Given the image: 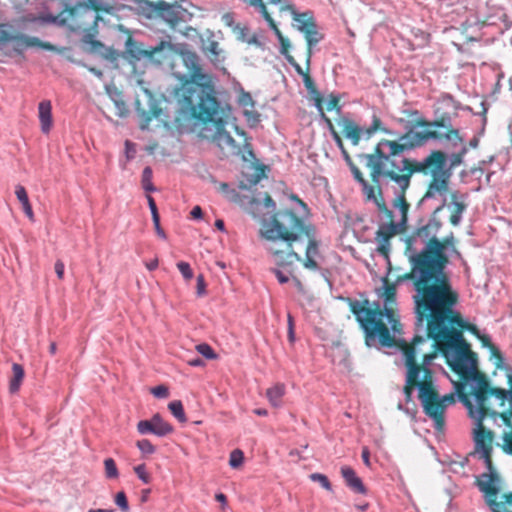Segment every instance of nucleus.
Masks as SVG:
<instances>
[{"label": "nucleus", "instance_id": "nucleus-1", "mask_svg": "<svg viewBox=\"0 0 512 512\" xmlns=\"http://www.w3.org/2000/svg\"><path fill=\"white\" fill-rule=\"evenodd\" d=\"M181 58L187 74L178 77L179 85L173 95L180 112L189 119L202 123L200 136L214 144L222 158L240 157L244 162L256 159L251 139L244 130L236 128L242 138L237 143L226 130L227 121L221 115V105L216 96L213 76L204 72L200 57L193 51H182Z\"/></svg>", "mask_w": 512, "mask_h": 512}, {"label": "nucleus", "instance_id": "nucleus-2", "mask_svg": "<svg viewBox=\"0 0 512 512\" xmlns=\"http://www.w3.org/2000/svg\"><path fill=\"white\" fill-rule=\"evenodd\" d=\"M458 293L449 288L443 295L429 293L413 296L417 324L426 323L427 337L434 341V350L441 352L446 362L461 380L474 381L480 385L487 376L477 367V355L463 338L462 330H467L476 338L481 334L476 325L466 323L461 314L454 310Z\"/></svg>", "mask_w": 512, "mask_h": 512}, {"label": "nucleus", "instance_id": "nucleus-3", "mask_svg": "<svg viewBox=\"0 0 512 512\" xmlns=\"http://www.w3.org/2000/svg\"><path fill=\"white\" fill-rule=\"evenodd\" d=\"M265 250L277 266L301 262L305 269L320 270V243L315 231L290 209L276 211L264 219L260 229Z\"/></svg>", "mask_w": 512, "mask_h": 512}, {"label": "nucleus", "instance_id": "nucleus-4", "mask_svg": "<svg viewBox=\"0 0 512 512\" xmlns=\"http://www.w3.org/2000/svg\"><path fill=\"white\" fill-rule=\"evenodd\" d=\"M426 339L415 336L410 343L401 342L400 349L406 368L405 385L403 392L406 402L412 400V393L418 391V399L422 405L424 414L434 422L437 431H443L445 427V411L449 405L455 403L453 393L441 396L438 392L435 380V371L432 369L433 361L437 357V351L421 353L420 344Z\"/></svg>", "mask_w": 512, "mask_h": 512}, {"label": "nucleus", "instance_id": "nucleus-5", "mask_svg": "<svg viewBox=\"0 0 512 512\" xmlns=\"http://www.w3.org/2000/svg\"><path fill=\"white\" fill-rule=\"evenodd\" d=\"M396 292V284L384 278L383 286L378 292V296L385 301L384 308H381L379 303L370 306L367 299L361 302L348 298L350 311L354 314L364 332L367 346L372 347L379 344L383 347L398 346L400 348L401 342H405L404 340L396 342L388 325L383 321V318L386 317L391 330L395 334L401 333L402 325L397 311L393 307L396 302Z\"/></svg>", "mask_w": 512, "mask_h": 512}, {"label": "nucleus", "instance_id": "nucleus-6", "mask_svg": "<svg viewBox=\"0 0 512 512\" xmlns=\"http://www.w3.org/2000/svg\"><path fill=\"white\" fill-rule=\"evenodd\" d=\"M456 388L460 401L468 409L470 417L476 421L474 429L475 452L479 455L492 452L494 433L485 428L483 421L487 416L496 419L497 412L490 408L487 400L489 397L494 396L499 401V406L502 407L507 400V391L503 388L491 387L482 378L480 385H475L472 389V395L476 401V406H474L469 395L463 392L464 385L457 383Z\"/></svg>", "mask_w": 512, "mask_h": 512}, {"label": "nucleus", "instance_id": "nucleus-7", "mask_svg": "<svg viewBox=\"0 0 512 512\" xmlns=\"http://www.w3.org/2000/svg\"><path fill=\"white\" fill-rule=\"evenodd\" d=\"M447 154L442 150H432L422 160L401 158L398 162L401 177L398 181L411 183L414 174L429 176L430 180L424 193V199H433L443 196L449 190L452 172L447 168Z\"/></svg>", "mask_w": 512, "mask_h": 512}, {"label": "nucleus", "instance_id": "nucleus-8", "mask_svg": "<svg viewBox=\"0 0 512 512\" xmlns=\"http://www.w3.org/2000/svg\"><path fill=\"white\" fill-rule=\"evenodd\" d=\"M404 153H391V148L381 145V140L377 143L372 153L360 154L359 158L365 160V166L370 170L372 187H375V196H382L380 179L392 182L395 189L394 206L398 207L405 215L409 208L406 200V192L411 183L405 185V182L398 181L401 177L397 157Z\"/></svg>", "mask_w": 512, "mask_h": 512}, {"label": "nucleus", "instance_id": "nucleus-9", "mask_svg": "<svg viewBox=\"0 0 512 512\" xmlns=\"http://www.w3.org/2000/svg\"><path fill=\"white\" fill-rule=\"evenodd\" d=\"M456 239L453 232H450L442 239H437L427 262L424 264L420 274L414 282L415 295L422 296L435 292L443 295L447 289L452 288L450 278L445 269L449 258L445 253L450 248L458 257L461 256L456 248Z\"/></svg>", "mask_w": 512, "mask_h": 512}, {"label": "nucleus", "instance_id": "nucleus-10", "mask_svg": "<svg viewBox=\"0 0 512 512\" xmlns=\"http://www.w3.org/2000/svg\"><path fill=\"white\" fill-rule=\"evenodd\" d=\"M415 125L425 128H444L445 132L442 133L432 129L414 131L411 128L398 136L395 140L381 139V145L390 147L391 153H405L421 147L430 139H446L449 141H458L459 143L464 142V139L460 136L459 130L452 126L451 116L448 113L442 114L434 121H428L423 118L417 119Z\"/></svg>", "mask_w": 512, "mask_h": 512}, {"label": "nucleus", "instance_id": "nucleus-11", "mask_svg": "<svg viewBox=\"0 0 512 512\" xmlns=\"http://www.w3.org/2000/svg\"><path fill=\"white\" fill-rule=\"evenodd\" d=\"M445 207V201L439 205L431 214L429 219L421 223L414 232L407 238V250L413 252L410 256L411 270L398 277V281L411 280L416 281L424 264L434 247L438 237V233L443 226V222L439 214Z\"/></svg>", "mask_w": 512, "mask_h": 512}, {"label": "nucleus", "instance_id": "nucleus-12", "mask_svg": "<svg viewBox=\"0 0 512 512\" xmlns=\"http://www.w3.org/2000/svg\"><path fill=\"white\" fill-rule=\"evenodd\" d=\"M30 47H38L47 51L56 50V47L49 42L27 36L9 23H0V51L6 56L23 55L24 51Z\"/></svg>", "mask_w": 512, "mask_h": 512}, {"label": "nucleus", "instance_id": "nucleus-13", "mask_svg": "<svg viewBox=\"0 0 512 512\" xmlns=\"http://www.w3.org/2000/svg\"><path fill=\"white\" fill-rule=\"evenodd\" d=\"M337 124L341 127L344 137L350 140L354 146L359 144L362 137L368 140L378 131L391 134V131L383 126L381 119L377 115H373L371 125L364 129L347 117H340L337 120Z\"/></svg>", "mask_w": 512, "mask_h": 512}, {"label": "nucleus", "instance_id": "nucleus-14", "mask_svg": "<svg viewBox=\"0 0 512 512\" xmlns=\"http://www.w3.org/2000/svg\"><path fill=\"white\" fill-rule=\"evenodd\" d=\"M341 152L344 160L348 164L353 174L354 179L361 185L362 192L365 195L366 200L373 201L380 211L385 212L389 217H392V212L387 208L384 198L375 196V187H372V184H369V182L365 179L361 170L352 161V158L346 148H344Z\"/></svg>", "mask_w": 512, "mask_h": 512}, {"label": "nucleus", "instance_id": "nucleus-15", "mask_svg": "<svg viewBox=\"0 0 512 512\" xmlns=\"http://www.w3.org/2000/svg\"><path fill=\"white\" fill-rule=\"evenodd\" d=\"M341 152L344 160L348 164L353 174L354 179L361 185L362 192L365 195L366 200L373 201L380 211L385 212L389 217H392V212L387 208L384 198L375 196V187H372V184H369V182L365 179L361 170L352 161V158L346 148H344Z\"/></svg>", "mask_w": 512, "mask_h": 512}, {"label": "nucleus", "instance_id": "nucleus-16", "mask_svg": "<svg viewBox=\"0 0 512 512\" xmlns=\"http://www.w3.org/2000/svg\"><path fill=\"white\" fill-rule=\"evenodd\" d=\"M341 152L344 160L348 164L353 174L354 179L361 185L362 192L365 195L366 200L373 201L380 211L385 212L389 217H392V212L387 208L384 198L375 196V187H372V184H369V182L365 179L361 170L352 161V158L346 148H344Z\"/></svg>", "mask_w": 512, "mask_h": 512}, {"label": "nucleus", "instance_id": "nucleus-17", "mask_svg": "<svg viewBox=\"0 0 512 512\" xmlns=\"http://www.w3.org/2000/svg\"><path fill=\"white\" fill-rule=\"evenodd\" d=\"M480 458L484 460L488 473H483L481 478L477 480L479 489L487 496L488 499H496L498 494V488L495 485L498 475L494 469L492 462V452H486L480 455Z\"/></svg>", "mask_w": 512, "mask_h": 512}, {"label": "nucleus", "instance_id": "nucleus-18", "mask_svg": "<svg viewBox=\"0 0 512 512\" xmlns=\"http://www.w3.org/2000/svg\"><path fill=\"white\" fill-rule=\"evenodd\" d=\"M68 8L63 10L57 15L53 14H41L37 18H33L32 21H41L43 23L57 24L58 26H68L71 30H87L89 24L81 19L79 16H68Z\"/></svg>", "mask_w": 512, "mask_h": 512}, {"label": "nucleus", "instance_id": "nucleus-19", "mask_svg": "<svg viewBox=\"0 0 512 512\" xmlns=\"http://www.w3.org/2000/svg\"><path fill=\"white\" fill-rule=\"evenodd\" d=\"M186 11L178 4L160 1L157 19L165 22L170 28L175 29L185 22Z\"/></svg>", "mask_w": 512, "mask_h": 512}, {"label": "nucleus", "instance_id": "nucleus-20", "mask_svg": "<svg viewBox=\"0 0 512 512\" xmlns=\"http://www.w3.org/2000/svg\"><path fill=\"white\" fill-rule=\"evenodd\" d=\"M137 430L142 435L151 433L158 437H163L173 432V426L159 414H155L150 420L139 421L137 423Z\"/></svg>", "mask_w": 512, "mask_h": 512}, {"label": "nucleus", "instance_id": "nucleus-21", "mask_svg": "<svg viewBox=\"0 0 512 512\" xmlns=\"http://www.w3.org/2000/svg\"><path fill=\"white\" fill-rule=\"evenodd\" d=\"M246 4L251 6V7H253V8H255L263 16V18L267 21L269 27L274 31L275 35L277 36V38H278V40L280 42L281 54H287V52L290 49V41H289L288 38H286L282 34L280 29L278 28L276 22L274 21V19L272 18V16L268 12L266 4L264 3V1L263 0H251V2L246 3Z\"/></svg>", "mask_w": 512, "mask_h": 512}, {"label": "nucleus", "instance_id": "nucleus-22", "mask_svg": "<svg viewBox=\"0 0 512 512\" xmlns=\"http://www.w3.org/2000/svg\"><path fill=\"white\" fill-rule=\"evenodd\" d=\"M136 111L138 113V116L140 117V128L142 130H145L148 128L150 122L152 119H158L160 120L164 126H169L171 121L166 116L165 118H162L163 110L160 108L156 103L150 101L149 109L146 110L145 108L141 107L140 101H136Z\"/></svg>", "mask_w": 512, "mask_h": 512}, {"label": "nucleus", "instance_id": "nucleus-23", "mask_svg": "<svg viewBox=\"0 0 512 512\" xmlns=\"http://www.w3.org/2000/svg\"><path fill=\"white\" fill-rule=\"evenodd\" d=\"M397 233L396 224L391 221L387 225L381 226L375 236V240L378 244L377 252L382 255L386 260H389L390 254V240Z\"/></svg>", "mask_w": 512, "mask_h": 512}, {"label": "nucleus", "instance_id": "nucleus-24", "mask_svg": "<svg viewBox=\"0 0 512 512\" xmlns=\"http://www.w3.org/2000/svg\"><path fill=\"white\" fill-rule=\"evenodd\" d=\"M83 4H79L73 7H69L67 11V15L74 17L79 16L81 19L86 17L87 15L97 19V15H93L92 11L99 12L102 11L103 8L99 0H83Z\"/></svg>", "mask_w": 512, "mask_h": 512}, {"label": "nucleus", "instance_id": "nucleus-25", "mask_svg": "<svg viewBox=\"0 0 512 512\" xmlns=\"http://www.w3.org/2000/svg\"><path fill=\"white\" fill-rule=\"evenodd\" d=\"M281 10H288L291 12L293 20L296 22V28L301 33H304L306 29H310L311 25H315L316 22L311 12L299 13L295 10L292 4H286L281 6Z\"/></svg>", "mask_w": 512, "mask_h": 512}, {"label": "nucleus", "instance_id": "nucleus-26", "mask_svg": "<svg viewBox=\"0 0 512 512\" xmlns=\"http://www.w3.org/2000/svg\"><path fill=\"white\" fill-rule=\"evenodd\" d=\"M341 475L346 485L356 493L366 494L367 490L362 480L356 475V472L350 466L341 467Z\"/></svg>", "mask_w": 512, "mask_h": 512}, {"label": "nucleus", "instance_id": "nucleus-27", "mask_svg": "<svg viewBox=\"0 0 512 512\" xmlns=\"http://www.w3.org/2000/svg\"><path fill=\"white\" fill-rule=\"evenodd\" d=\"M306 43H307V49H306V55H305V64H308V66L311 65V58L313 54V47L317 45L322 39L323 34H321L318 29L317 25H311L310 29H306L303 33Z\"/></svg>", "mask_w": 512, "mask_h": 512}, {"label": "nucleus", "instance_id": "nucleus-28", "mask_svg": "<svg viewBox=\"0 0 512 512\" xmlns=\"http://www.w3.org/2000/svg\"><path fill=\"white\" fill-rule=\"evenodd\" d=\"M302 78L304 86L308 91L311 99L314 101L315 106L318 108V110H322V104L324 99L319 90L317 89L313 78L310 75V66H308V64H306L305 73L303 74Z\"/></svg>", "mask_w": 512, "mask_h": 512}, {"label": "nucleus", "instance_id": "nucleus-29", "mask_svg": "<svg viewBox=\"0 0 512 512\" xmlns=\"http://www.w3.org/2000/svg\"><path fill=\"white\" fill-rule=\"evenodd\" d=\"M38 116L43 133H48L52 127V105L49 100H43L38 105Z\"/></svg>", "mask_w": 512, "mask_h": 512}, {"label": "nucleus", "instance_id": "nucleus-30", "mask_svg": "<svg viewBox=\"0 0 512 512\" xmlns=\"http://www.w3.org/2000/svg\"><path fill=\"white\" fill-rule=\"evenodd\" d=\"M450 198L452 201L451 214L449 217V221L453 226H458L461 222L462 214L466 210V204L464 201H459V194L457 191H453L450 193Z\"/></svg>", "mask_w": 512, "mask_h": 512}, {"label": "nucleus", "instance_id": "nucleus-31", "mask_svg": "<svg viewBox=\"0 0 512 512\" xmlns=\"http://www.w3.org/2000/svg\"><path fill=\"white\" fill-rule=\"evenodd\" d=\"M159 7L160 1L153 2L151 0H138L139 13L146 19L156 20Z\"/></svg>", "mask_w": 512, "mask_h": 512}, {"label": "nucleus", "instance_id": "nucleus-32", "mask_svg": "<svg viewBox=\"0 0 512 512\" xmlns=\"http://www.w3.org/2000/svg\"><path fill=\"white\" fill-rule=\"evenodd\" d=\"M25 373L22 365L13 363L12 365V377L9 380V391L10 393H16L20 389Z\"/></svg>", "mask_w": 512, "mask_h": 512}, {"label": "nucleus", "instance_id": "nucleus-33", "mask_svg": "<svg viewBox=\"0 0 512 512\" xmlns=\"http://www.w3.org/2000/svg\"><path fill=\"white\" fill-rule=\"evenodd\" d=\"M15 194L18 201L21 203L25 215L30 219L34 220V213L30 204L27 191L24 186L17 185L15 187Z\"/></svg>", "mask_w": 512, "mask_h": 512}, {"label": "nucleus", "instance_id": "nucleus-34", "mask_svg": "<svg viewBox=\"0 0 512 512\" xmlns=\"http://www.w3.org/2000/svg\"><path fill=\"white\" fill-rule=\"evenodd\" d=\"M285 394L284 384H276L267 389L266 396L270 404L274 407H279L282 403V398Z\"/></svg>", "mask_w": 512, "mask_h": 512}, {"label": "nucleus", "instance_id": "nucleus-35", "mask_svg": "<svg viewBox=\"0 0 512 512\" xmlns=\"http://www.w3.org/2000/svg\"><path fill=\"white\" fill-rule=\"evenodd\" d=\"M240 104L245 108L244 114L248 120L259 121V114L254 110V101L249 93L240 97Z\"/></svg>", "mask_w": 512, "mask_h": 512}, {"label": "nucleus", "instance_id": "nucleus-36", "mask_svg": "<svg viewBox=\"0 0 512 512\" xmlns=\"http://www.w3.org/2000/svg\"><path fill=\"white\" fill-rule=\"evenodd\" d=\"M168 408L170 412L173 414V416L177 418L180 422H186V416L181 401L175 400L170 402Z\"/></svg>", "mask_w": 512, "mask_h": 512}, {"label": "nucleus", "instance_id": "nucleus-37", "mask_svg": "<svg viewBox=\"0 0 512 512\" xmlns=\"http://www.w3.org/2000/svg\"><path fill=\"white\" fill-rule=\"evenodd\" d=\"M142 187L147 192H152L155 190V187L152 183V169L150 167H145L142 172Z\"/></svg>", "mask_w": 512, "mask_h": 512}, {"label": "nucleus", "instance_id": "nucleus-38", "mask_svg": "<svg viewBox=\"0 0 512 512\" xmlns=\"http://www.w3.org/2000/svg\"><path fill=\"white\" fill-rule=\"evenodd\" d=\"M244 461V453L240 449H235L230 453L229 465L237 469L242 466Z\"/></svg>", "mask_w": 512, "mask_h": 512}, {"label": "nucleus", "instance_id": "nucleus-39", "mask_svg": "<svg viewBox=\"0 0 512 512\" xmlns=\"http://www.w3.org/2000/svg\"><path fill=\"white\" fill-rule=\"evenodd\" d=\"M467 148L464 146L461 151H459L458 153H454L451 155V158H450V161H449V164L447 163V168L450 169V171L452 172V170L454 168H456L457 166H459L462 161H463V157L465 156V154L467 153Z\"/></svg>", "mask_w": 512, "mask_h": 512}, {"label": "nucleus", "instance_id": "nucleus-40", "mask_svg": "<svg viewBox=\"0 0 512 512\" xmlns=\"http://www.w3.org/2000/svg\"><path fill=\"white\" fill-rule=\"evenodd\" d=\"M105 467V475L107 478H117L118 477V469L115 461L112 458H107L104 460Z\"/></svg>", "mask_w": 512, "mask_h": 512}, {"label": "nucleus", "instance_id": "nucleus-41", "mask_svg": "<svg viewBox=\"0 0 512 512\" xmlns=\"http://www.w3.org/2000/svg\"><path fill=\"white\" fill-rule=\"evenodd\" d=\"M203 52L210 54L212 61H217L219 56V44L214 40H210L206 46L203 47Z\"/></svg>", "mask_w": 512, "mask_h": 512}, {"label": "nucleus", "instance_id": "nucleus-42", "mask_svg": "<svg viewBox=\"0 0 512 512\" xmlns=\"http://www.w3.org/2000/svg\"><path fill=\"white\" fill-rule=\"evenodd\" d=\"M136 446L144 455H151L156 451L155 446L148 439L137 441Z\"/></svg>", "mask_w": 512, "mask_h": 512}, {"label": "nucleus", "instance_id": "nucleus-43", "mask_svg": "<svg viewBox=\"0 0 512 512\" xmlns=\"http://www.w3.org/2000/svg\"><path fill=\"white\" fill-rule=\"evenodd\" d=\"M310 479L314 482H318L325 490H327V491L332 490L331 483H330L329 479L327 478V476H325L324 474L313 473L310 475Z\"/></svg>", "mask_w": 512, "mask_h": 512}, {"label": "nucleus", "instance_id": "nucleus-44", "mask_svg": "<svg viewBox=\"0 0 512 512\" xmlns=\"http://www.w3.org/2000/svg\"><path fill=\"white\" fill-rule=\"evenodd\" d=\"M196 350L207 359H215L217 357L212 347L206 343L198 344Z\"/></svg>", "mask_w": 512, "mask_h": 512}, {"label": "nucleus", "instance_id": "nucleus-45", "mask_svg": "<svg viewBox=\"0 0 512 512\" xmlns=\"http://www.w3.org/2000/svg\"><path fill=\"white\" fill-rule=\"evenodd\" d=\"M134 472L137 477L145 484L150 483L151 475L147 472L145 464H140L134 467Z\"/></svg>", "mask_w": 512, "mask_h": 512}, {"label": "nucleus", "instance_id": "nucleus-46", "mask_svg": "<svg viewBox=\"0 0 512 512\" xmlns=\"http://www.w3.org/2000/svg\"><path fill=\"white\" fill-rule=\"evenodd\" d=\"M177 268L186 280H191L194 276L193 270L189 263L181 261L177 263Z\"/></svg>", "mask_w": 512, "mask_h": 512}, {"label": "nucleus", "instance_id": "nucleus-47", "mask_svg": "<svg viewBox=\"0 0 512 512\" xmlns=\"http://www.w3.org/2000/svg\"><path fill=\"white\" fill-rule=\"evenodd\" d=\"M116 505L124 512L129 510V504L126 497V494L123 491H120L115 496Z\"/></svg>", "mask_w": 512, "mask_h": 512}, {"label": "nucleus", "instance_id": "nucleus-48", "mask_svg": "<svg viewBox=\"0 0 512 512\" xmlns=\"http://www.w3.org/2000/svg\"><path fill=\"white\" fill-rule=\"evenodd\" d=\"M339 102H340V98L338 96H336V95L331 94L330 97H329L326 109L328 111H331V110L335 109L337 112H340L341 111V107L339 105Z\"/></svg>", "mask_w": 512, "mask_h": 512}, {"label": "nucleus", "instance_id": "nucleus-49", "mask_svg": "<svg viewBox=\"0 0 512 512\" xmlns=\"http://www.w3.org/2000/svg\"><path fill=\"white\" fill-rule=\"evenodd\" d=\"M491 358L496 359V366L500 367L503 364L504 358L501 351L497 348L496 345H493L489 348Z\"/></svg>", "mask_w": 512, "mask_h": 512}, {"label": "nucleus", "instance_id": "nucleus-50", "mask_svg": "<svg viewBox=\"0 0 512 512\" xmlns=\"http://www.w3.org/2000/svg\"><path fill=\"white\" fill-rule=\"evenodd\" d=\"M502 449L505 453L512 455V432L504 434Z\"/></svg>", "mask_w": 512, "mask_h": 512}, {"label": "nucleus", "instance_id": "nucleus-51", "mask_svg": "<svg viewBox=\"0 0 512 512\" xmlns=\"http://www.w3.org/2000/svg\"><path fill=\"white\" fill-rule=\"evenodd\" d=\"M151 393L157 398H167L169 396V390L164 385H159L152 388Z\"/></svg>", "mask_w": 512, "mask_h": 512}, {"label": "nucleus", "instance_id": "nucleus-52", "mask_svg": "<svg viewBox=\"0 0 512 512\" xmlns=\"http://www.w3.org/2000/svg\"><path fill=\"white\" fill-rule=\"evenodd\" d=\"M283 55L285 56V58L289 62V64L293 66V68L295 69L297 74H299L300 76H303V74L305 73V70L297 63V61L294 59V57L292 55H290L289 51L287 52V54H283Z\"/></svg>", "mask_w": 512, "mask_h": 512}, {"label": "nucleus", "instance_id": "nucleus-53", "mask_svg": "<svg viewBox=\"0 0 512 512\" xmlns=\"http://www.w3.org/2000/svg\"><path fill=\"white\" fill-rule=\"evenodd\" d=\"M498 416L502 419L507 427L512 428V409L505 410L500 414L497 413L496 417Z\"/></svg>", "mask_w": 512, "mask_h": 512}, {"label": "nucleus", "instance_id": "nucleus-54", "mask_svg": "<svg viewBox=\"0 0 512 512\" xmlns=\"http://www.w3.org/2000/svg\"><path fill=\"white\" fill-rule=\"evenodd\" d=\"M152 220H153V224H154V227H155L157 235L159 237L165 239L166 238V234H165L164 230L160 226V216L153 217Z\"/></svg>", "mask_w": 512, "mask_h": 512}, {"label": "nucleus", "instance_id": "nucleus-55", "mask_svg": "<svg viewBox=\"0 0 512 512\" xmlns=\"http://www.w3.org/2000/svg\"><path fill=\"white\" fill-rule=\"evenodd\" d=\"M57 277L62 280L64 278V263L61 260H57L54 265Z\"/></svg>", "mask_w": 512, "mask_h": 512}, {"label": "nucleus", "instance_id": "nucleus-56", "mask_svg": "<svg viewBox=\"0 0 512 512\" xmlns=\"http://www.w3.org/2000/svg\"><path fill=\"white\" fill-rule=\"evenodd\" d=\"M147 201H148L149 208L151 210L152 218L159 216L158 209H157L154 198L152 196L148 195Z\"/></svg>", "mask_w": 512, "mask_h": 512}, {"label": "nucleus", "instance_id": "nucleus-57", "mask_svg": "<svg viewBox=\"0 0 512 512\" xmlns=\"http://www.w3.org/2000/svg\"><path fill=\"white\" fill-rule=\"evenodd\" d=\"M272 271L281 284L287 283L289 281V276H287L281 270L275 268Z\"/></svg>", "mask_w": 512, "mask_h": 512}, {"label": "nucleus", "instance_id": "nucleus-58", "mask_svg": "<svg viewBox=\"0 0 512 512\" xmlns=\"http://www.w3.org/2000/svg\"><path fill=\"white\" fill-rule=\"evenodd\" d=\"M205 293V281L203 275L197 276V294L203 295Z\"/></svg>", "mask_w": 512, "mask_h": 512}, {"label": "nucleus", "instance_id": "nucleus-59", "mask_svg": "<svg viewBox=\"0 0 512 512\" xmlns=\"http://www.w3.org/2000/svg\"><path fill=\"white\" fill-rule=\"evenodd\" d=\"M477 339L481 342L482 346L483 347H486V348H490L491 346H493L494 344L491 342V339L489 337V335L487 334H480L479 337H477Z\"/></svg>", "mask_w": 512, "mask_h": 512}, {"label": "nucleus", "instance_id": "nucleus-60", "mask_svg": "<svg viewBox=\"0 0 512 512\" xmlns=\"http://www.w3.org/2000/svg\"><path fill=\"white\" fill-rule=\"evenodd\" d=\"M164 47H171V44L169 42L161 41L157 46L151 49L149 55L152 56L159 53L161 50L164 49Z\"/></svg>", "mask_w": 512, "mask_h": 512}, {"label": "nucleus", "instance_id": "nucleus-61", "mask_svg": "<svg viewBox=\"0 0 512 512\" xmlns=\"http://www.w3.org/2000/svg\"><path fill=\"white\" fill-rule=\"evenodd\" d=\"M319 111H320L321 116H322V118L324 119L325 123L327 124V127H328V129H329V131H330L331 135H333L334 133H336L337 131H336L335 127H334V124H333L332 120H331L329 117H327V116L325 115V113L323 112V109H322V110H319Z\"/></svg>", "mask_w": 512, "mask_h": 512}, {"label": "nucleus", "instance_id": "nucleus-62", "mask_svg": "<svg viewBox=\"0 0 512 512\" xmlns=\"http://www.w3.org/2000/svg\"><path fill=\"white\" fill-rule=\"evenodd\" d=\"M361 457H362L364 464L369 467L370 466V452L367 447H364L362 449Z\"/></svg>", "mask_w": 512, "mask_h": 512}, {"label": "nucleus", "instance_id": "nucleus-63", "mask_svg": "<svg viewBox=\"0 0 512 512\" xmlns=\"http://www.w3.org/2000/svg\"><path fill=\"white\" fill-rule=\"evenodd\" d=\"M191 217L194 219H200L203 215L202 209L200 206H195L190 212Z\"/></svg>", "mask_w": 512, "mask_h": 512}, {"label": "nucleus", "instance_id": "nucleus-64", "mask_svg": "<svg viewBox=\"0 0 512 512\" xmlns=\"http://www.w3.org/2000/svg\"><path fill=\"white\" fill-rule=\"evenodd\" d=\"M264 205L267 208H272V209L276 208V203L269 194H266L264 197Z\"/></svg>", "mask_w": 512, "mask_h": 512}]
</instances>
